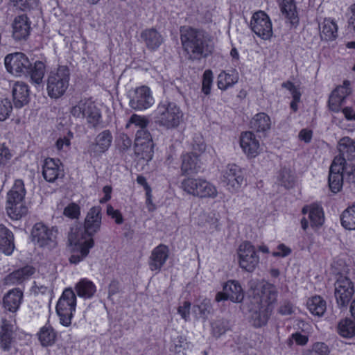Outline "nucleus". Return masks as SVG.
<instances>
[{"label":"nucleus","mask_w":355,"mask_h":355,"mask_svg":"<svg viewBox=\"0 0 355 355\" xmlns=\"http://www.w3.org/2000/svg\"><path fill=\"white\" fill-rule=\"evenodd\" d=\"M102 223L101 207L94 206L89 209L84 221L83 230L77 232L69 261L78 264L89 254L94 245L93 236L100 231Z\"/></svg>","instance_id":"nucleus-1"},{"label":"nucleus","mask_w":355,"mask_h":355,"mask_svg":"<svg viewBox=\"0 0 355 355\" xmlns=\"http://www.w3.org/2000/svg\"><path fill=\"white\" fill-rule=\"evenodd\" d=\"M180 31L182 48L189 60L200 61L214 53V38L207 31L191 26H182Z\"/></svg>","instance_id":"nucleus-2"},{"label":"nucleus","mask_w":355,"mask_h":355,"mask_svg":"<svg viewBox=\"0 0 355 355\" xmlns=\"http://www.w3.org/2000/svg\"><path fill=\"white\" fill-rule=\"evenodd\" d=\"M180 188L187 195L199 199H215L218 196L216 186L200 177L184 178L180 182Z\"/></svg>","instance_id":"nucleus-3"},{"label":"nucleus","mask_w":355,"mask_h":355,"mask_svg":"<svg viewBox=\"0 0 355 355\" xmlns=\"http://www.w3.org/2000/svg\"><path fill=\"white\" fill-rule=\"evenodd\" d=\"M183 115L180 107L175 103L169 101L159 103L154 111L155 123L167 130L178 128L182 121Z\"/></svg>","instance_id":"nucleus-4"},{"label":"nucleus","mask_w":355,"mask_h":355,"mask_svg":"<svg viewBox=\"0 0 355 355\" xmlns=\"http://www.w3.org/2000/svg\"><path fill=\"white\" fill-rule=\"evenodd\" d=\"M26 190L21 180H15L14 185L8 193L6 212L12 220H19L28 213V207L24 202Z\"/></svg>","instance_id":"nucleus-5"},{"label":"nucleus","mask_w":355,"mask_h":355,"mask_svg":"<svg viewBox=\"0 0 355 355\" xmlns=\"http://www.w3.org/2000/svg\"><path fill=\"white\" fill-rule=\"evenodd\" d=\"M71 73L68 67L60 65L51 69L47 76L46 90L52 98L63 96L69 85Z\"/></svg>","instance_id":"nucleus-6"},{"label":"nucleus","mask_w":355,"mask_h":355,"mask_svg":"<svg viewBox=\"0 0 355 355\" xmlns=\"http://www.w3.org/2000/svg\"><path fill=\"white\" fill-rule=\"evenodd\" d=\"M69 112L74 118L85 119L93 128H96L101 120V110L91 98L80 99L71 107Z\"/></svg>","instance_id":"nucleus-7"},{"label":"nucleus","mask_w":355,"mask_h":355,"mask_svg":"<svg viewBox=\"0 0 355 355\" xmlns=\"http://www.w3.org/2000/svg\"><path fill=\"white\" fill-rule=\"evenodd\" d=\"M76 309V296L75 293L70 288H65L55 306V311L61 325L65 327L71 326Z\"/></svg>","instance_id":"nucleus-8"},{"label":"nucleus","mask_w":355,"mask_h":355,"mask_svg":"<svg viewBox=\"0 0 355 355\" xmlns=\"http://www.w3.org/2000/svg\"><path fill=\"white\" fill-rule=\"evenodd\" d=\"M346 168V162L343 157H336L334 159L329 174V185L332 192L336 193L340 191L344 180L355 184V182L347 177Z\"/></svg>","instance_id":"nucleus-9"},{"label":"nucleus","mask_w":355,"mask_h":355,"mask_svg":"<svg viewBox=\"0 0 355 355\" xmlns=\"http://www.w3.org/2000/svg\"><path fill=\"white\" fill-rule=\"evenodd\" d=\"M128 97L129 106L137 111L147 110L155 103L152 91L146 85H141L130 90Z\"/></svg>","instance_id":"nucleus-10"},{"label":"nucleus","mask_w":355,"mask_h":355,"mask_svg":"<svg viewBox=\"0 0 355 355\" xmlns=\"http://www.w3.org/2000/svg\"><path fill=\"white\" fill-rule=\"evenodd\" d=\"M238 262L243 270L252 272L259 263V257L255 247L248 241L241 243L237 250Z\"/></svg>","instance_id":"nucleus-11"},{"label":"nucleus","mask_w":355,"mask_h":355,"mask_svg":"<svg viewBox=\"0 0 355 355\" xmlns=\"http://www.w3.org/2000/svg\"><path fill=\"white\" fill-rule=\"evenodd\" d=\"M338 148L340 155L346 162L347 177L355 182V139L344 137L338 141Z\"/></svg>","instance_id":"nucleus-12"},{"label":"nucleus","mask_w":355,"mask_h":355,"mask_svg":"<svg viewBox=\"0 0 355 355\" xmlns=\"http://www.w3.org/2000/svg\"><path fill=\"white\" fill-rule=\"evenodd\" d=\"M252 31L262 40H270L273 34L272 24L269 16L263 11L255 12L250 19Z\"/></svg>","instance_id":"nucleus-13"},{"label":"nucleus","mask_w":355,"mask_h":355,"mask_svg":"<svg viewBox=\"0 0 355 355\" xmlns=\"http://www.w3.org/2000/svg\"><path fill=\"white\" fill-rule=\"evenodd\" d=\"M57 230L42 223L35 224L31 231L32 241L40 247L53 248L56 245Z\"/></svg>","instance_id":"nucleus-14"},{"label":"nucleus","mask_w":355,"mask_h":355,"mask_svg":"<svg viewBox=\"0 0 355 355\" xmlns=\"http://www.w3.org/2000/svg\"><path fill=\"white\" fill-rule=\"evenodd\" d=\"M221 182L229 192L237 193L244 183L241 169L236 164H228L222 171Z\"/></svg>","instance_id":"nucleus-15"},{"label":"nucleus","mask_w":355,"mask_h":355,"mask_svg":"<svg viewBox=\"0 0 355 355\" xmlns=\"http://www.w3.org/2000/svg\"><path fill=\"white\" fill-rule=\"evenodd\" d=\"M4 63L7 71L17 76L28 73L32 67L28 58L21 52L6 55Z\"/></svg>","instance_id":"nucleus-16"},{"label":"nucleus","mask_w":355,"mask_h":355,"mask_svg":"<svg viewBox=\"0 0 355 355\" xmlns=\"http://www.w3.org/2000/svg\"><path fill=\"white\" fill-rule=\"evenodd\" d=\"M16 319L14 315L5 313L0 329V347L4 351L11 349L15 339Z\"/></svg>","instance_id":"nucleus-17"},{"label":"nucleus","mask_w":355,"mask_h":355,"mask_svg":"<svg viewBox=\"0 0 355 355\" xmlns=\"http://www.w3.org/2000/svg\"><path fill=\"white\" fill-rule=\"evenodd\" d=\"M135 152L141 158L149 161L153 155V143L150 132L146 128L137 131L135 138Z\"/></svg>","instance_id":"nucleus-18"},{"label":"nucleus","mask_w":355,"mask_h":355,"mask_svg":"<svg viewBox=\"0 0 355 355\" xmlns=\"http://www.w3.org/2000/svg\"><path fill=\"white\" fill-rule=\"evenodd\" d=\"M352 281L345 276H340L335 283V297L340 307H346L354 294Z\"/></svg>","instance_id":"nucleus-19"},{"label":"nucleus","mask_w":355,"mask_h":355,"mask_svg":"<svg viewBox=\"0 0 355 355\" xmlns=\"http://www.w3.org/2000/svg\"><path fill=\"white\" fill-rule=\"evenodd\" d=\"M351 92L349 81H345L343 85L337 87L331 94L328 106L331 111L338 113L347 105L348 96Z\"/></svg>","instance_id":"nucleus-20"},{"label":"nucleus","mask_w":355,"mask_h":355,"mask_svg":"<svg viewBox=\"0 0 355 355\" xmlns=\"http://www.w3.org/2000/svg\"><path fill=\"white\" fill-rule=\"evenodd\" d=\"M112 135L110 130H105L96 135L94 141L89 144L87 153L91 157H98L108 150L112 142Z\"/></svg>","instance_id":"nucleus-21"},{"label":"nucleus","mask_w":355,"mask_h":355,"mask_svg":"<svg viewBox=\"0 0 355 355\" xmlns=\"http://www.w3.org/2000/svg\"><path fill=\"white\" fill-rule=\"evenodd\" d=\"M169 257L168 246L160 244L151 252L148 259V266L151 271L158 273L164 266Z\"/></svg>","instance_id":"nucleus-22"},{"label":"nucleus","mask_w":355,"mask_h":355,"mask_svg":"<svg viewBox=\"0 0 355 355\" xmlns=\"http://www.w3.org/2000/svg\"><path fill=\"white\" fill-rule=\"evenodd\" d=\"M240 146L248 158H254L261 152L260 143L255 135L250 131L241 133Z\"/></svg>","instance_id":"nucleus-23"},{"label":"nucleus","mask_w":355,"mask_h":355,"mask_svg":"<svg viewBox=\"0 0 355 355\" xmlns=\"http://www.w3.org/2000/svg\"><path fill=\"white\" fill-rule=\"evenodd\" d=\"M44 178L49 182H54L59 178L64 177L63 166L59 159L47 158L44 160L42 167Z\"/></svg>","instance_id":"nucleus-24"},{"label":"nucleus","mask_w":355,"mask_h":355,"mask_svg":"<svg viewBox=\"0 0 355 355\" xmlns=\"http://www.w3.org/2000/svg\"><path fill=\"white\" fill-rule=\"evenodd\" d=\"M12 27L15 40H25L30 34L31 21L26 15H21L14 19Z\"/></svg>","instance_id":"nucleus-25"},{"label":"nucleus","mask_w":355,"mask_h":355,"mask_svg":"<svg viewBox=\"0 0 355 355\" xmlns=\"http://www.w3.org/2000/svg\"><path fill=\"white\" fill-rule=\"evenodd\" d=\"M277 288L268 282L263 284L260 286V289L255 293L256 295H259L261 305L272 308L277 302Z\"/></svg>","instance_id":"nucleus-26"},{"label":"nucleus","mask_w":355,"mask_h":355,"mask_svg":"<svg viewBox=\"0 0 355 355\" xmlns=\"http://www.w3.org/2000/svg\"><path fill=\"white\" fill-rule=\"evenodd\" d=\"M140 36L146 47L150 50L157 49L164 42L163 35L154 28L144 30Z\"/></svg>","instance_id":"nucleus-27"},{"label":"nucleus","mask_w":355,"mask_h":355,"mask_svg":"<svg viewBox=\"0 0 355 355\" xmlns=\"http://www.w3.org/2000/svg\"><path fill=\"white\" fill-rule=\"evenodd\" d=\"M22 297L23 293L19 289L15 288L10 290L3 297V304L4 309L11 313L10 315L15 316V313L19 308ZM9 315L8 314V315Z\"/></svg>","instance_id":"nucleus-28"},{"label":"nucleus","mask_w":355,"mask_h":355,"mask_svg":"<svg viewBox=\"0 0 355 355\" xmlns=\"http://www.w3.org/2000/svg\"><path fill=\"white\" fill-rule=\"evenodd\" d=\"M320 36L322 40L333 41L338 37V26L331 18H325L319 24Z\"/></svg>","instance_id":"nucleus-29"},{"label":"nucleus","mask_w":355,"mask_h":355,"mask_svg":"<svg viewBox=\"0 0 355 355\" xmlns=\"http://www.w3.org/2000/svg\"><path fill=\"white\" fill-rule=\"evenodd\" d=\"M12 93L16 107H21L28 103L29 89L28 85L24 83H15L12 86Z\"/></svg>","instance_id":"nucleus-30"},{"label":"nucleus","mask_w":355,"mask_h":355,"mask_svg":"<svg viewBox=\"0 0 355 355\" xmlns=\"http://www.w3.org/2000/svg\"><path fill=\"white\" fill-rule=\"evenodd\" d=\"M15 248L12 232L3 225H0V251L10 255Z\"/></svg>","instance_id":"nucleus-31"},{"label":"nucleus","mask_w":355,"mask_h":355,"mask_svg":"<svg viewBox=\"0 0 355 355\" xmlns=\"http://www.w3.org/2000/svg\"><path fill=\"white\" fill-rule=\"evenodd\" d=\"M200 167V160L197 155L189 153L182 155L180 169L182 175L197 173Z\"/></svg>","instance_id":"nucleus-32"},{"label":"nucleus","mask_w":355,"mask_h":355,"mask_svg":"<svg viewBox=\"0 0 355 355\" xmlns=\"http://www.w3.org/2000/svg\"><path fill=\"white\" fill-rule=\"evenodd\" d=\"M35 268L30 266L16 270L6 277V283L10 284H21L28 280L35 273Z\"/></svg>","instance_id":"nucleus-33"},{"label":"nucleus","mask_w":355,"mask_h":355,"mask_svg":"<svg viewBox=\"0 0 355 355\" xmlns=\"http://www.w3.org/2000/svg\"><path fill=\"white\" fill-rule=\"evenodd\" d=\"M279 7L282 15L289 23L296 26L299 23V17L294 0H282Z\"/></svg>","instance_id":"nucleus-34"},{"label":"nucleus","mask_w":355,"mask_h":355,"mask_svg":"<svg viewBox=\"0 0 355 355\" xmlns=\"http://www.w3.org/2000/svg\"><path fill=\"white\" fill-rule=\"evenodd\" d=\"M53 288V278L50 276L37 278L32 288L35 294L46 295L50 297H52Z\"/></svg>","instance_id":"nucleus-35"},{"label":"nucleus","mask_w":355,"mask_h":355,"mask_svg":"<svg viewBox=\"0 0 355 355\" xmlns=\"http://www.w3.org/2000/svg\"><path fill=\"white\" fill-rule=\"evenodd\" d=\"M302 214H309V218L313 226H320L324 223V213L322 208L316 204L305 206L302 208Z\"/></svg>","instance_id":"nucleus-36"},{"label":"nucleus","mask_w":355,"mask_h":355,"mask_svg":"<svg viewBox=\"0 0 355 355\" xmlns=\"http://www.w3.org/2000/svg\"><path fill=\"white\" fill-rule=\"evenodd\" d=\"M250 127L257 132H266L270 129V118L264 112L257 113L251 119Z\"/></svg>","instance_id":"nucleus-37"},{"label":"nucleus","mask_w":355,"mask_h":355,"mask_svg":"<svg viewBox=\"0 0 355 355\" xmlns=\"http://www.w3.org/2000/svg\"><path fill=\"white\" fill-rule=\"evenodd\" d=\"M239 80V73L236 70H231L228 72L222 71L218 76L217 85L221 90H226L232 87Z\"/></svg>","instance_id":"nucleus-38"},{"label":"nucleus","mask_w":355,"mask_h":355,"mask_svg":"<svg viewBox=\"0 0 355 355\" xmlns=\"http://www.w3.org/2000/svg\"><path fill=\"white\" fill-rule=\"evenodd\" d=\"M223 291L230 300L233 302H241L244 297L240 284L234 280L228 281L223 287Z\"/></svg>","instance_id":"nucleus-39"},{"label":"nucleus","mask_w":355,"mask_h":355,"mask_svg":"<svg viewBox=\"0 0 355 355\" xmlns=\"http://www.w3.org/2000/svg\"><path fill=\"white\" fill-rule=\"evenodd\" d=\"M77 295L85 299L91 298L96 291V288L94 284L86 279H80L75 286Z\"/></svg>","instance_id":"nucleus-40"},{"label":"nucleus","mask_w":355,"mask_h":355,"mask_svg":"<svg viewBox=\"0 0 355 355\" xmlns=\"http://www.w3.org/2000/svg\"><path fill=\"white\" fill-rule=\"evenodd\" d=\"M272 310V307H266L261 305L259 311H253L251 315V320L254 326L261 327L265 325L267 323Z\"/></svg>","instance_id":"nucleus-41"},{"label":"nucleus","mask_w":355,"mask_h":355,"mask_svg":"<svg viewBox=\"0 0 355 355\" xmlns=\"http://www.w3.org/2000/svg\"><path fill=\"white\" fill-rule=\"evenodd\" d=\"M38 338L42 346H51L56 340V332L51 325L47 323L38 332Z\"/></svg>","instance_id":"nucleus-42"},{"label":"nucleus","mask_w":355,"mask_h":355,"mask_svg":"<svg viewBox=\"0 0 355 355\" xmlns=\"http://www.w3.org/2000/svg\"><path fill=\"white\" fill-rule=\"evenodd\" d=\"M337 332L343 338L355 336V322L349 318L343 319L338 323Z\"/></svg>","instance_id":"nucleus-43"},{"label":"nucleus","mask_w":355,"mask_h":355,"mask_svg":"<svg viewBox=\"0 0 355 355\" xmlns=\"http://www.w3.org/2000/svg\"><path fill=\"white\" fill-rule=\"evenodd\" d=\"M307 308L313 315L320 317L326 311V302L320 296H314L307 301Z\"/></svg>","instance_id":"nucleus-44"},{"label":"nucleus","mask_w":355,"mask_h":355,"mask_svg":"<svg viewBox=\"0 0 355 355\" xmlns=\"http://www.w3.org/2000/svg\"><path fill=\"white\" fill-rule=\"evenodd\" d=\"M340 222L345 229L355 230V202L343 211Z\"/></svg>","instance_id":"nucleus-45"},{"label":"nucleus","mask_w":355,"mask_h":355,"mask_svg":"<svg viewBox=\"0 0 355 355\" xmlns=\"http://www.w3.org/2000/svg\"><path fill=\"white\" fill-rule=\"evenodd\" d=\"M45 71V65L42 62L37 61L35 62L33 68L31 67L28 73L31 74L32 83L35 85L42 83Z\"/></svg>","instance_id":"nucleus-46"},{"label":"nucleus","mask_w":355,"mask_h":355,"mask_svg":"<svg viewBox=\"0 0 355 355\" xmlns=\"http://www.w3.org/2000/svg\"><path fill=\"white\" fill-rule=\"evenodd\" d=\"M211 309V304L209 300L204 299L199 304L193 306V312L198 315V317L206 319Z\"/></svg>","instance_id":"nucleus-47"},{"label":"nucleus","mask_w":355,"mask_h":355,"mask_svg":"<svg viewBox=\"0 0 355 355\" xmlns=\"http://www.w3.org/2000/svg\"><path fill=\"white\" fill-rule=\"evenodd\" d=\"M191 145L192 148V152L191 154L198 157L205 151L206 144L204 138L200 135H196L193 137Z\"/></svg>","instance_id":"nucleus-48"},{"label":"nucleus","mask_w":355,"mask_h":355,"mask_svg":"<svg viewBox=\"0 0 355 355\" xmlns=\"http://www.w3.org/2000/svg\"><path fill=\"white\" fill-rule=\"evenodd\" d=\"M229 328V322L224 319H218L211 323L212 332L217 337L225 334Z\"/></svg>","instance_id":"nucleus-49"},{"label":"nucleus","mask_w":355,"mask_h":355,"mask_svg":"<svg viewBox=\"0 0 355 355\" xmlns=\"http://www.w3.org/2000/svg\"><path fill=\"white\" fill-rule=\"evenodd\" d=\"M279 180L282 186L286 188L292 187L294 183V178L290 170L284 168L279 175Z\"/></svg>","instance_id":"nucleus-50"},{"label":"nucleus","mask_w":355,"mask_h":355,"mask_svg":"<svg viewBox=\"0 0 355 355\" xmlns=\"http://www.w3.org/2000/svg\"><path fill=\"white\" fill-rule=\"evenodd\" d=\"M12 106L8 98L0 99V121H5L10 114Z\"/></svg>","instance_id":"nucleus-51"},{"label":"nucleus","mask_w":355,"mask_h":355,"mask_svg":"<svg viewBox=\"0 0 355 355\" xmlns=\"http://www.w3.org/2000/svg\"><path fill=\"white\" fill-rule=\"evenodd\" d=\"M12 157L9 148L4 144L0 143V167L6 166Z\"/></svg>","instance_id":"nucleus-52"},{"label":"nucleus","mask_w":355,"mask_h":355,"mask_svg":"<svg viewBox=\"0 0 355 355\" xmlns=\"http://www.w3.org/2000/svg\"><path fill=\"white\" fill-rule=\"evenodd\" d=\"M213 82V73L211 70L207 69L205 70L203 73L202 78V92L208 95L211 92V87Z\"/></svg>","instance_id":"nucleus-53"},{"label":"nucleus","mask_w":355,"mask_h":355,"mask_svg":"<svg viewBox=\"0 0 355 355\" xmlns=\"http://www.w3.org/2000/svg\"><path fill=\"white\" fill-rule=\"evenodd\" d=\"M329 347L324 343L318 342L312 345L310 355H329Z\"/></svg>","instance_id":"nucleus-54"},{"label":"nucleus","mask_w":355,"mask_h":355,"mask_svg":"<svg viewBox=\"0 0 355 355\" xmlns=\"http://www.w3.org/2000/svg\"><path fill=\"white\" fill-rule=\"evenodd\" d=\"M80 207L76 203H71L64 209V214L70 218H78L80 216Z\"/></svg>","instance_id":"nucleus-55"},{"label":"nucleus","mask_w":355,"mask_h":355,"mask_svg":"<svg viewBox=\"0 0 355 355\" xmlns=\"http://www.w3.org/2000/svg\"><path fill=\"white\" fill-rule=\"evenodd\" d=\"M15 6L22 10L33 9L37 6L38 0H12Z\"/></svg>","instance_id":"nucleus-56"},{"label":"nucleus","mask_w":355,"mask_h":355,"mask_svg":"<svg viewBox=\"0 0 355 355\" xmlns=\"http://www.w3.org/2000/svg\"><path fill=\"white\" fill-rule=\"evenodd\" d=\"M73 138V134L69 132L67 136L62 138H59L55 144L56 148L58 150H66L69 148L71 144V139Z\"/></svg>","instance_id":"nucleus-57"},{"label":"nucleus","mask_w":355,"mask_h":355,"mask_svg":"<svg viewBox=\"0 0 355 355\" xmlns=\"http://www.w3.org/2000/svg\"><path fill=\"white\" fill-rule=\"evenodd\" d=\"M130 124H135L141 128H146L148 125V120L144 117L137 114H132L127 123L126 127L128 128Z\"/></svg>","instance_id":"nucleus-58"},{"label":"nucleus","mask_w":355,"mask_h":355,"mask_svg":"<svg viewBox=\"0 0 355 355\" xmlns=\"http://www.w3.org/2000/svg\"><path fill=\"white\" fill-rule=\"evenodd\" d=\"M191 303L188 301H184L182 305L178 308V313L180 315L181 318L185 321H188L190 317Z\"/></svg>","instance_id":"nucleus-59"},{"label":"nucleus","mask_w":355,"mask_h":355,"mask_svg":"<svg viewBox=\"0 0 355 355\" xmlns=\"http://www.w3.org/2000/svg\"><path fill=\"white\" fill-rule=\"evenodd\" d=\"M341 112L347 121H355V103L352 105H346Z\"/></svg>","instance_id":"nucleus-60"},{"label":"nucleus","mask_w":355,"mask_h":355,"mask_svg":"<svg viewBox=\"0 0 355 355\" xmlns=\"http://www.w3.org/2000/svg\"><path fill=\"white\" fill-rule=\"evenodd\" d=\"M107 214L114 219L117 224H121L123 221L122 215L119 211L114 209L111 205H107Z\"/></svg>","instance_id":"nucleus-61"},{"label":"nucleus","mask_w":355,"mask_h":355,"mask_svg":"<svg viewBox=\"0 0 355 355\" xmlns=\"http://www.w3.org/2000/svg\"><path fill=\"white\" fill-rule=\"evenodd\" d=\"M291 253V249L284 244H279L277 248V251L272 252L273 257H285Z\"/></svg>","instance_id":"nucleus-62"},{"label":"nucleus","mask_w":355,"mask_h":355,"mask_svg":"<svg viewBox=\"0 0 355 355\" xmlns=\"http://www.w3.org/2000/svg\"><path fill=\"white\" fill-rule=\"evenodd\" d=\"M131 145L132 141L126 135L120 136L118 144L120 150L125 151L130 148Z\"/></svg>","instance_id":"nucleus-63"},{"label":"nucleus","mask_w":355,"mask_h":355,"mask_svg":"<svg viewBox=\"0 0 355 355\" xmlns=\"http://www.w3.org/2000/svg\"><path fill=\"white\" fill-rule=\"evenodd\" d=\"M294 311V307L291 302H284L279 308V313L283 315H291Z\"/></svg>","instance_id":"nucleus-64"}]
</instances>
